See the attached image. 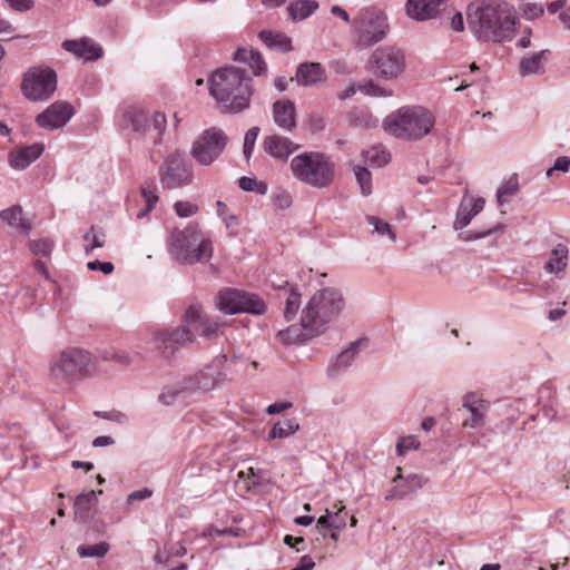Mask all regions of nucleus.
Segmentation results:
<instances>
[{"instance_id":"1","label":"nucleus","mask_w":570,"mask_h":570,"mask_svg":"<svg viewBox=\"0 0 570 570\" xmlns=\"http://www.w3.org/2000/svg\"><path fill=\"white\" fill-rule=\"evenodd\" d=\"M468 23L480 41L508 42L515 32L514 9L500 0H475L468 8Z\"/></svg>"},{"instance_id":"2","label":"nucleus","mask_w":570,"mask_h":570,"mask_svg":"<svg viewBox=\"0 0 570 570\" xmlns=\"http://www.w3.org/2000/svg\"><path fill=\"white\" fill-rule=\"evenodd\" d=\"M209 92L223 110L240 112L249 107L252 78L237 67L217 69L209 79Z\"/></svg>"},{"instance_id":"3","label":"nucleus","mask_w":570,"mask_h":570,"mask_svg":"<svg viewBox=\"0 0 570 570\" xmlns=\"http://www.w3.org/2000/svg\"><path fill=\"white\" fill-rule=\"evenodd\" d=\"M227 358L225 356L215 358L202 371L183 377L170 386H166L158 395L160 403L170 405L177 400L186 401L195 393L208 392L229 381L226 372Z\"/></svg>"},{"instance_id":"4","label":"nucleus","mask_w":570,"mask_h":570,"mask_svg":"<svg viewBox=\"0 0 570 570\" xmlns=\"http://www.w3.org/2000/svg\"><path fill=\"white\" fill-rule=\"evenodd\" d=\"M345 307L342 293L333 287L320 289L308 299L301 315V326L307 336L316 337L324 333L330 323L336 320Z\"/></svg>"},{"instance_id":"5","label":"nucleus","mask_w":570,"mask_h":570,"mask_svg":"<svg viewBox=\"0 0 570 570\" xmlns=\"http://www.w3.org/2000/svg\"><path fill=\"white\" fill-rule=\"evenodd\" d=\"M433 126V115L421 106L401 107L387 115L382 124L386 134L402 140H420Z\"/></svg>"},{"instance_id":"6","label":"nucleus","mask_w":570,"mask_h":570,"mask_svg":"<svg viewBox=\"0 0 570 570\" xmlns=\"http://www.w3.org/2000/svg\"><path fill=\"white\" fill-rule=\"evenodd\" d=\"M289 167L295 179L312 188H327L335 179V163L325 153H301L292 158Z\"/></svg>"},{"instance_id":"7","label":"nucleus","mask_w":570,"mask_h":570,"mask_svg":"<svg viewBox=\"0 0 570 570\" xmlns=\"http://www.w3.org/2000/svg\"><path fill=\"white\" fill-rule=\"evenodd\" d=\"M170 255L181 264L207 263L213 256V244L203 237L196 225L174 228L167 239Z\"/></svg>"},{"instance_id":"8","label":"nucleus","mask_w":570,"mask_h":570,"mask_svg":"<svg viewBox=\"0 0 570 570\" xmlns=\"http://www.w3.org/2000/svg\"><path fill=\"white\" fill-rule=\"evenodd\" d=\"M204 321L199 305H190L183 317V324L174 328H161L153 333L151 343L166 358H173L179 348L193 342L194 332L199 331V323Z\"/></svg>"},{"instance_id":"9","label":"nucleus","mask_w":570,"mask_h":570,"mask_svg":"<svg viewBox=\"0 0 570 570\" xmlns=\"http://www.w3.org/2000/svg\"><path fill=\"white\" fill-rule=\"evenodd\" d=\"M94 370L92 356L78 347H67L52 357L49 366L50 379L59 384H71L82 380Z\"/></svg>"},{"instance_id":"10","label":"nucleus","mask_w":570,"mask_h":570,"mask_svg":"<svg viewBox=\"0 0 570 570\" xmlns=\"http://www.w3.org/2000/svg\"><path fill=\"white\" fill-rule=\"evenodd\" d=\"M387 29L385 17L374 10H363L352 21L353 40L358 49H365L382 41Z\"/></svg>"},{"instance_id":"11","label":"nucleus","mask_w":570,"mask_h":570,"mask_svg":"<svg viewBox=\"0 0 570 570\" xmlns=\"http://www.w3.org/2000/svg\"><path fill=\"white\" fill-rule=\"evenodd\" d=\"M405 68L406 58L403 50L393 46L375 49L367 60L368 71L384 80L397 79Z\"/></svg>"},{"instance_id":"12","label":"nucleus","mask_w":570,"mask_h":570,"mask_svg":"<svg viewBox=\"0 0 570 570\" xmlns=\"http://www.w3.org/2000/svg\"><path fill=\"white\" fill-rule=\"evenodd\" d=\"M216 305L225 314L249 313L263 315L266 312L264 299L243 289L224 288L216 296Z\"/></svg>"},{"instance_id":"13","label":"nucleus","mask_w":570,"mask_h":570,"mask_svg":"<svg viewBox=\"0 0 570 570\" xmlns=\"http://www.w3.org/2000/svg\"><path fill=\"white\" fill-rule=\"evenodd\" d=\"M57 88V75L48 67L30 68L21 82V90L24 97L31 101L48 100Z\"/></svg>"},{"instance_id":"14","label":"nucleus","mask_w":570,"mask_h":570,"mask_svg":"<svg viewBox=\"0 0 570 570\" xmlns=\"http://www.w3.org/2000/svg\"><path fill=\"white\" fill-rule=\"evenodd\" d=\"M193 166L180 150L169 153L159 168L160 183L168 189L187 186L193 181Z\"/></svg>"},{"instance_id":"15","label":"nucleus","mask_w":570,"mask_h":570,"mask_svg":"<svg viewBox=\"0 0 570 570\" xmlns=\"http://www.w3.org/2000/svg\"><path fill=\"white\" fill-rule=\"evenodd\" d=\"M227 142L228 137L223 129L210 127L194 140L190 155L199 165L209 166L222 155Z\"/></svg>"},{"instance_id":"16","label":"nucleus","mask_w":570,"mask_h":570,"mask_svg":"<svg viewBox=\"0 0 570 570\" xmlns=\"http://www.w3.org/2000/svg\"><path fill=\"white\" fill-rule=\"evenodd\" d=\"M73 109L66 101H56L36 117V124L43 129L55 130L63 127L72 117Z\"/></svg>"},{"instance_id":"17","label":"nucleus","mask_w":570,"mask_h":570,"mask_svg":"<svg viewBox=\"0 0 570 570\" xmlns=\"http://www.w3.org/2000/svg\"><path fill=\"white\" fill-rule=\"evenodd\" d=\"M367 344L366 338L351 342L350 345L337 354L327 367V374L331 377H337L343 374L354 362L355 356L360 353L361 347Z\"/></svg>"},{"instance_id":"18","label":"nucleus","mask_w":570,"mask_h":570,"mask_svg":"<svg viewBox=\"0 0 570 570\" xmlns=\"http://www.w3.org/2000/svg\"><path fill=\"white\" fill-rule=\"evenodd\" d=\"M462 406L470 412V417L463 422L464 428L478 429L484 424V417L490 407L488 401L466 394L463 396Z\"/></svg>"},{"instance_id":"19","label":"nucleus","mask_w":570,"mask_h":570,"mask_svg":"<svg viewBox=\"0 0 570 570\" xmlns=\"http://www.w3.org/2000/svg\"><path fill=\"white\" fill-rule=\"evenodd\" d=\"M299 147L289 138L281 135H271L263 140L264 150L273 158L279 160H286Z\"/></svg>"},{"instance_id":"20","label":"nucleus","mask_w":570,"mask_h":570,"mask_svg":"<svg viewBox=\"0 0 570 570\" xmlns=\"http://www.w3.org/2000/svg\"><path fill=\"white\" fill-rule=\"evenodd\" d=\"M445 0H407L406 12L410 18L423 21L435 18Z\"/></svg>"},{"instance_id":"21","label":"nucleus","mask_w":570,"mask_h":570,"mask_svg":"<svg viewBox=\"0 0 570 570\" xmlns=\"http://www.w3.org/2000/svg\"><path fill=\"white\" fill-rule=\"evenodd\" d=\"M273 119L275 124L285 131H293L296 128V109L289 99L277 100L273 104Z\"/></svg>"},{"instance_id":"22","label":"nucleus","mask_w":570,"mask_h":570,"mask_svg":"<svg viewBox=\"0 0 570 570\" xmlns=\"http://www.w3.org/2000/svg\"><path fill=\"white\" fill-rule=\"evenodd\" d=\"M45 147L41 142L19 148L9 154V164L12 168L23 170L36 161L43 153Z\"/></svg>"},{"instance_id":"23","label":"nucleus","mask_w":570,"mask_h":570,"mask_svg":"<svg viewBox=\"0 0 570 570\" xmlns=\"http://www.w3.org/2000/svg\"><path fill=\"white\" fill-rule=\"evenodd\" d=\"M295 80L299 86H315L326 80V71L318 62H303L296 69Z\"/></svg>"},{"instance_id":"24","label":"nucleus","mask_w":570,"mask_h":570,"mask_svg":"<svg viewBox=\"0 0 570 570\" xmlns=\"http://www.w3.org/2000/svg\"><path fill=\"white\" fill-rule=\"evenodd\" d=\"M484 204L483 198L463 197L456 212L454 228L463 229L466 227L472 218L483 209Z\"/></svg>"},{"instance_id":"25","label":"nucleus","mask_w":570,"mask_h":570,"mask_svg":"<svg viewBox=\"0 0 570 570\" xmlns=\"http://www.w3.org/2000/svg\"><path fill=\"white\" fill-rule=\"evenodd\" d=\"M550 50L543 49L520 60L519 73L521 77L530 75H541L544 72V66L549 60Z\"/></svg>"},{"instance_id":"26","label":"nucleus","mask_w":570,"mask_h":570,"mask_svg":"<svg viewBox=\"0 0 570 570\" xmlns=\"http://www.w3.org/2000/svg\"><path fill=\"white\" fill-rule=\"evenodd\" d=\"M234 59L247 63L255 76H262L267 70V65L262 55L253 49L240 48L235 52Z\"/></svg>"},{"instance_id":"27","label":"nucleus","mask_w":570,"mask_h":570,"mask_svg":"<svg viewBox=\"0 0 570 570\" xmlns=\"http://www.w3.org/2000/svg\"><path fill=\"white\" fill-rule=\"evenodd\" d=\"M273 286L278 289H284V294L286 295L285 299V308H284V317L286 321H292L295 318L299 307H301V293L297 291L289 288L286 289L287 281L282 284H275L272 282Z\"/></svg>"},{"instance_id":"28","label":"nucleus","mask_w":570,"mask_h":570,"mask_svg":"<svg viewBox=\"0 0 570 570\" xmlns=\"http://www.w3.org/2000/svg\"><path fill=\"white\" fill-rule=\"evenodd\" d=\"M99 494L102 493L101 490L98 491ZM97 502V492L94 490L80 493L73 503L75 517L77 519L85 520L88 518L90 509Z\"/></svg>"},{"instance_id":"29","label":"nucleus","mask_w":570,"mask_h":570,"mask_svg":"<svg viewBox=\"0 0 570 570\" xmlns=\"http://www.w3.org/2000/svg\"><path fill=\"white\" fill-rule=\"evenodd\" d=\"M259 38L271 49H277L282 52L292 50L291 39L285 33L263 30L259 32Z\"/></svg>"},{"instance_id":"30","label":"nucleus","mask_w":570,"mask_h":570,"mask_svg":"<svg viewBox=\"0 0 570 570\" xmlns=\"http://www.w3.org/2000/svg\"><path fill=\"white\" fill-rule=\"evenodd\" d=\"M568 265V247L558 244L551 252L549 261L544 265L548 273H559Z\"/></svg>"},{"instance_id":"31","label":"nucleus","mask_w":570,"mask_h":570,"mask_svg":"<svg viewBox=\"0 0 570 570\" xmlns=\"http://www.w3.org/2000/svg\"><path fill=\"white\" fill-rule=\"evenodd\" d=\"M140 190H141V196L146 203V206L142 210H140L137 214L138 219L147 217L148 214L154 209V207L156 206V204L158 203V199H159L158 195H157V186H156L155 181H153V180L145 181L141 185Z\"/></svg>"},{"instance_id":"32","label":"nucleus","mask_w":570,"mask_h":570,"mask_svg":"<svg viewBox=\"0 0 570 570\" xmlns=\"http://www.w3.org/2000/svg\"><path fill=\"white\" fill-rule=\"evenodd\" d=\"M317 7L313 0H296L289 3L287 11L293 20L298 21L308 18Z\"/></svg>"},{"instance_id":"33","label":"nucleus","mask_w":570,"mask_h":570,"mask_svg":"<svg viewBox=\"0 0 570 570\" xmlns=\"http://www.w3.org/2000/svg\"><path fill=\"white\" fill-rule=\"evenodd\" d=\"M363 158L370 166L380 168L390 163L391 154L382 145H374L363 151Z\"/></svg>"},{"instance_id":"34","label":"nucleus","mask_w":570,"mask_h":570,"mask_svg":"<svg viewBox=\"0 0 570 570\" xmlns=\"http://www.w3.org/2000/svg\"><path fill=\"white\" fill-rule=\"evenodd\" d=\"M3 222L10 226L18 228L24 233H28L31 228L30 223L23 217L22 208L19 206L11 207L1 213Z\"/></svg>"},{"instance_id":"35","label":"nucleus","mask_w":570,"mask_h":570,"mask_svg":"<svg viewBox=\"0 0 570 570\" xmlns=\"http://www.w3.org/2000/svg\"><path fill=\"white\" fill-rule=\"evenodd\" d=\"M299 424L295 419L276 422L269 431L268 440L286 439L298 431Z\"/></svg>"},{"instance_id":"36","label":"nucleus","mask_w":570,"mask_h":570,"mask_svg":"<svg viewBox=\"0 0 570 570\" xmlns=\"http://www.w3.org/2000/svg\"><path fill=\"white\" fill-rule=\"evenodd\" d=\"M132 130L142 135H147L150 130L148 115L140 109H131L126 114Z\"/></svg>"},{"instance_id":"37","label":"nucleus","mask_w":570,"mask_h":570,"mask_svg":"<svg viewBox=\"0 0 570 570\" xmlns=\"http://www.w3.org/2000/svg\"><path fill=\"white\" fill-rule=\"evenodd\" d=\"M393 481L406 492V498L415 493L424 484L423 478L417 474H409L406 476L400 474Z\"/></svg>"},{"instance_id":"38","label":"nucleus","mask_w":570,"mask_h":570,"mask_svg":"<svg viewBox=\"0 0 570 570\" xmlns=\"http://www.w3.org/2000/svg\"><path fill=\"white\" fill-rule=\"evenodd\" d=\"M277 338L282 343L289 345L304 342L311 337L307 336L306 331H304L303 327L298 328L297 326L291 325L287 328L279 331L277 333Z\"/></svg>"},{"instance_id":"39","label":"nucleus","mask_w":570,"mask_h":570,"mask_svg":"<svg viewBox=\"0 0 570 570\" xmlns=\"http://www.w3.org/2000/svg\"><path fill=\"white\" fill-rule=\"evenodd\" d=\"M519 190V181L517 175L511 176L497 190V200L500 206L509 202V198Z\"/></svg>"},{"instance_id":"40","label":"nucleus","mask_w":570,"mask_h":570,"mask_svg":"<svg viewBox=\"0 0 570 570\" xmlns=\"http://www.w3.org/2000/svg\"><path fill=\"white\" fill-rule=\"evenodd\" d=\"M105 234L97 230L94 226L83 235L85 250L90 254L96 248H101L105 245Z\"/></svg>"},{"instance_id":"41","label":"nucleus","mask_w":570,"mask_h":570,"mask_svg":"<svg viewBox=\"0 0 570 570\" xmlns=\"http://www.w3.org/2000/svg\"><path fill=\"white\" fill-rule=\"evenodd\" d=\"M110 549L107 542H99L92 546H79L77 552L81 558H102Z\"/></svg>"},{"instance_id":"42","label":"nucleus","mask_w":570,"mask_h":570,"mask_svg":"<svg viewBox=\"0 0 570 570\" xmlns=\"http://www.w3.org/2000/svg\"><path fill=\"white\" fill-rule=\"evenodd\" d=\"M357 184L360 185L361 193L363 196L372 194V174L371 171L362 166H355L353 168Z\"/></svg>"},{"instance_id":"43","label":"nucleus","mask_w":570,"mask_h":570,"mask_svg":"<svg viewBox=\"0 0 570 570\" xmlns=\"http://www.w3.org/2000/svg\"><path fill=\"white\" fill-rule=\"evenodd\" d=\"M357 90L366 96L373 97H390L392 96V91L380 86L374 80H367L358 83Z\"/></svg>"},{"instance_id":"44","label":"nucleus","mask_w":570,"mask_h":570,"mask_svg":"<svg viewBox=\"0 0 570 570\" xmlns=\"http://www.w3.org/2000/svg\"><path fill=\"white\" fill-rule=\"evenodd\" d=\"M150 130L148 134H154V142L159 144L161 141V136L166 129V117L161 112H155L149 119Z\"/></svg>"},{"instance_id":"45","label":"nucleus","mask_w":570,"mask_h":570,"mask_svg":"<svg viewBox=\"0 0 570 570\" xmlns=\"http://www.w3.org/2000/svg\"><path fill=\"white\" fill-rule=\"evenodd\" d=\"M220 326L222 323L218 320L206 318L199 323V331L196 333L206 340H213L218 336Z\"/></svg>"},{"instance_id":"46","label":"nucleus","mask_w":570,"mask_h":570,"mask_svg":"<svg viewBox=\"0 0 570 570\" xmlns=\"http://www.w3.org/2000/svg\"><path fill=\"white\" fill-rule=\"evenodd\" d=\"M366 220L370 225H372L374 227V232H376L379 235H381V236L386 235V236H389V238L392 242L396 240V234L389 223H386L375 216H367Z\"/></svg>"},{"instance_id":"47","label":"nucleus","mask_w":570,"mask_h":570,"mask_svg":"<svg viewBox=\"0 0 570 570\" xmlns=\"http://www.w3.org/2000/svg\"><path fill=\"white\" fill-rule=\"evenodd\" d=\"M259 135V128L254 126L247 130L244 138L243 154L248 160L254 151L256 139Z\"/></svg>"},{"instance_id":"48","label":"nucleus","mask_w":570,"mask_h":570,"mask_svg":"<svg viewBox=\"0 0 570 570\" xmlns=\"http://www.w3.org/2000/svg\"><path fill=\"white\" fill-rule=\"evenodd\" d=\"M522 17L528 20L540 18L544 13V7L541 3L525 2L520 7Z\"/></svg>"},{"instance_id":"49","label":"nucleus","mask_w":570,"mask_h":570,"mask_svg":"<svg viewBox=\"0 0 570 570\" xmlns=\"http://www.w3.org/2000/svg\"><path fill=\"white\" fill-rule=\"evenodd\" d=\"M338 508L335 511V515L332 520L333 530L341 531L346 527L347 512L345 511V505L342 501L334 503V508Z\"/></svg>"},{"instance_id":"50","label":"nucleus","mask_w":570,"mask_h":570,"mask_svg":"<svg viewBox=\"0 0 570 570\" xmlns=\"http://www.w3.org/2000/svg\"><path fill=\"white\" fill-rule=\"evenodd\" d=\"M238 186L240 189L245 191H258L259 194H265L266 186L262 183H258L255 177H242L238 180Z\"/></svg>"},{"instance_id":"51","label":"nucleus","mask_w":570,"mask_h":570,"mask_svg":"<svg viewBox=\"0 0 570 570\" xmlns=\"http://www.w3.org/2000/svg\"><path fill=\"white\" fill-rule=\"evenodd\" d=\"M85 46H86V38L80 39V40H66L62 42V48L66 51L71 52L76 57L82 58V59H85V51H83Z\"/></svg>"},{"instance_id":"52","label":"nucleus","mask_w":570,"mask_h":570,"mask_svg":"<svg viewBox=\"0 0 570 570\" xmlns=\"http://www.w3.org/2000/svg\"><path fill=\"white\" fill-rule=\"evenodd\" d=\"M85 48V60H97L102 56L101 47L94 40L86 38Z\"/></svg>"},{"instance_id":"53","label":"nucleus","mask_w":570,"mask_h":570,"mask_svg":"<svg viewBox=\"0 0 570 570\" xmlns=\"http://www.w3.org/2000/svg\"><path fill=\"white\" fill-rule=\"evenodd\" d=\"M175 212L179 217H190L198 210L197 205L189 202H176L174 205Z\"/></svg>"},{"instance_id":"54","label":"nucleus","mask_w":570,"mask_h":570,"mask_svg":"<svg viewBox=\"0 0 570 570\" xmlns=\"http://www.w3.org/2000/svg\"><path fill=\"white\" fill-rule=\"evenodd\" d=\"M52 242L45 238V239H39V240H33L30 243V249L32 250V253L35 254H40V255H43V256H47V255H50L51 250H52Z\"/></svg>"},{"instance_id":"55","label":"nucleus","mask_w":570,"mask_h":570,"mask_svg":"<svg viewBox=\"0 0 570 570\" xmlns=\"http://www.w3.org/2000/svg\"><path fill=\"white\" fill-rule=\"evenodd\" d=\"M275 206L279 209H287L292 205V196L286 190H278L273 196Z\"/></svg>"},{"instance_id":"56","label":"nucleus","mask_w":570,"mask_h":570,"mask_svg":"<svg viewBox=\"0 0 570 570\" xmlns=\"http://www.w3.org/2000/svg\"><path fill=\"white\" fill-rule=\"evenodd\" d=\"M95 415L102 417L105 420L117 422L119 424H125L128 422V416L125 413L119 412V411L105 412V413L95 412Z\"/></svg>"},{"instance_id":"57","label":"nucleus","mask_w":570,"mask_h":570,"mask_svg":"<svg viewBox=\"0 0 570 570\" xmlns=\"http://www.w3.org/2000/svg\"><path fill=\"white\" fill-rule=\"evenodd\" d=\"M87 267L90 271H99L105 275H109L114 272V265L110 262L91 261L87 263Z\"/></svg>"},{"instance_id":"58","label":"nucleus","mask_w":570,"mask_h":570,"mask_svg":"<svg viewBox=\"0 0 570 570\" xmlns=\"http://www.w3.org/2000/svg\"><path fill=\"white\" fill-rule=\"evenodd\" d=\"M308 127L312 132H320L325 128V120L318 114H312L308 118Z\"/></svg>"},{"instance_id":"59","label":"nucleus","mask_w":570,"mask_h":570,"mask_svg":"<svg viewBox=\"0 0 570 570\" xmlns=\"http://www.w3.org/2000/svg\"><path fill=\"white\" fill-rule=\"evenodd\" d=\"M151 495H153V491L148 488H144V489L136 490V491L131 492L127 498V502L130 504L134 501L146 500V499L150 498Z\"/></svg>"},{"instance_id":"60","label":"nucleus","mask_w":570,"mask_h":570,"mask_svg":"<svg viewBox=\"0 0 570 570\" xmlns=\"http://www.w3.org/2000/svg\"><path fill=\"white\" fill-rule=\"evenodd\" d=\"M289 407H292L291 402H275V403L268 405L266 411L269 415H274V414H278V413L286 411Z\"/></svg>"},{"instance_id":"61","label":"nucleus","mask_w":570,"mask_h":570,"mask_svg":"<svg viewBox=\"0 0 570 570\" xmlns=\"http://www.w3.org/2000/svg\"><path fill=\"white\" fill-rule=\"evenodd\" d=\"M11 8L18 10V11H27L30 10L35 2L33 0H7Z\"/></svg>"},{"instance_id":"62","label":"nucleus","mask_w":570,"mask_h":570,"mask_svg":"<svg viewBox=\"0 0 570 570\" xmlns=\"http://www.w3.org/2000/svg\"><path fill=\"white\" fill-rule=\"evenodd\" d=\"M570 168V158L567 156H560L556 159L553 169L562 173L569 171Z\"/></svg>"},{"instance_id":"63","label":"nucleus","mask_w":570,"mask_h":570,"mask_svg":"<svg viewBox=\"0 0 570 570\" xmlns=\"http://www.w3.org/2000/svg\"><path fill=\"white\" fill-rule=\"evenodd\" d=\"M315 568V562L309 556H303L299 560V563L291 570H313Z\"/></svg>"},{"instance_id":"64","label":"nucleus","mask_w":570,"mask_h":570,"mask_svg":"<svg viewBox=\"0 0 570 570\" xmlns=\"http://www.w3.org/2000/svg\"><path fill=\"white\" fill-rule=\"evenodd\" d=\"M111 360H114L117 363L129 365L131 364L132 360L129 356V354L125 351H116L111 355Z\"/></svg>"}]
</instances>
